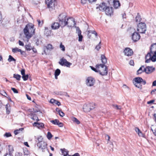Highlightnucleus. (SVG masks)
Instances as JSON below:
<instances>
[{
  "label": "nucleus",
  "mask_w": 156,
  "mask_h": 156,
  "mask_svg": "<svg viewBox=\"0 0 156 156\" xmlns=\"http://www.w3.org/2000/svg\"><path fill=\"white\" fill-rule=\"evenodd\" d=\"M13 77L16 78L17 80H20L21 76L20 75L18 74H15L13 75Z\"/></svg>",
  "instance_id": "30"
},
{
  "label": "nucleus",
  "mask_w": 156,
  "mask_h": 156,
  "mask_svg": "<svg viewBox=\"0 0 156 156\" xmlns=\"http://www.w3.org/2000/svg\"><path fill=\"white\" fill-rule=\"evenodd\" d=\"M37 146L43 152H44L45 150L47 149V144L45 142H41L37 143Z\"/></svg>",
  "instance_id": "7"
},
{
  "label": "nucleus",
  "mask_w": 156,
  "mask_h": 156,
  "mask_svg": "<svg viewBox=\"0 0 156 156\" xmlns=\"http://www.w3.org/2000/svg\"><path fill=\"white\" fill-rule=\"evenodd\" d=\"M57 125L59 127H62L63 126V125L62 123L59 122H58Z\"/></svg>",
  "instance_id": "56"
},
{
  "label": "nucleus",
  "mask_w": 156,
  "mask_h": 156,
  "mask_svg": "<svg viewBox=\"0 0 156 156\" xmlns=\"http://www.w3.org/2000/svg\"><path fill=\"white\" fill-rule=\"evenodd\" d=\"M125 55L128 56L132 55L133 53V50L129 48H126L124 51Z\"/></svg>",
  "instance_id": "12"
},
{
  "label": "nucleus",
  "mask_w": 156,
  "mask_h": 156,
  "mask_svg": "<svg viewBox=\"0 0 156 156\" xmlns=\"http://www.w3.org/2000/svg\"><path fill=\"white\" fill-rule=\"evenodd\" d=\"M113 7L115 9H118L120 6V3L118 0H113Z\"/></svg>",
  "instance_id": "17"
},
{
  "label": "nucleus",
  "mask_w": 156,
  "mask_h": 156,
  "mask_svg": "<svg viewBox=\"0 0 156 156\" xmlns=\"http://www.w3.org/2000/svg\"><path fill=\"white\" fill-rule=\"evenodd\" d=\"M134 85L140 89H142V85L140 83H134L133 82Z\"/></svg>",
  "instance_id": "35"
},
{
  "label": "nucleus",
  "mask_w": 156,
  "mask_h": 156,
  "mask_svg": "<svg viewBox=\"0 0 156 156\" xmlns=\"http://www.w3.org/2000/svg\"><path fill=\"white\" fill-rule=\"evenodd\" d=\"M19 44L20 46H23L24 45L23 43L20 40L19 41Z\"/></svg>",
  "instance_id": "58"
},
{
  "label": "nucleus",
  "mask_w": 156,
  "mask_h": 156,
  "mask_svg": "<svg viewBox=\"0 0 156 156\" xmlns=\"http://www.w3.org/2000/svg\"><path fill=\"white\" fill-rule=\"evenodd\" d=\"M66 60L64 58H62L60 59V61L58 62L59 64L62 66H64L65 65V61Z\"/></svg>",
  "instance_id": "24"
},
{
  "label": "nucleus",
  "mask_w": 156,
  "mask_h": 156,
  "mask_svg": "<svg viewBox=\"0 0 156 156\" xmlns=\"http://www.w3.org/2000/svg\"><path fill=\"white\" fill-rule=\"evenodd\" d=\"M113 106L114 108H116L117 109L119 110L121 109V107L117 105H114Z\"/></svg>",
  "instance_id": "48"
},
{
  "label": "nucleus",
  "mask_w": 156,
  "mask_h": 156,
  "mask_svg": "<svg viewBox=\"0 0 156 156\" xmlns=\"http://www.w3.org/2000/svg\"><path fill=\"white\" fill-rule=\"evenodd\" d=\"M94 106L93 103L84 104L83 107V111L86 112H89L95 108Z\"/></svg>",
  "instance_id": "6"
},
{
  "label": "nucleus",
  "mask_w": 156,
  "mask_h": 156,
  "mask_svg": "<svg viewBox=\"0 0 156 156\" xmlns=\"http://www.w3.org/2000/svg\"><path fill=\"white\" fill-rule=\"evenodd\" d=\"M72 120L73 122H75L77 124H79L80 123V121L76 118L73 117L72 118Z\"/></svg>",
  "instance_id": "33"
},
{
  "label": "nucleus",
  "mask_w": 156,
  "mask_h": 156,
  "mask_svg": "<svg viewBox=\"0 0 156 156\" xmlns=\"http://www.w3.org/2000/svg\"><path fill=\"white\" fill-rule=\"evenodd\" d=\"M69 20L68 18H67V20H57L56 21H58V23L62 27H64L67 25H68V27H71L72 26V24L73 23L74 25L76 24L73 19L69 18Z\"/></svg>",
  "instance_id": "3"
},
{
  "label": "nucleus",
  "mask_w": 156,
  "mask_h": 156,
  "mask_svg": "<svg viewBox=\"0 0 156 156\" xmlns=\"http://www.w3.org/2000/svg\"><path fill=\"white\" fill-rule=\"evenodd\" d=\"M60 48L61 49L62 51H65V47L62 44V43H61L60 45Z\"/></svg>",
  "instance_id": "40"
},
{
  "label": "nucleus",
  "mask_w": 156,
  "mask_h": 156,
  "mask_svg": "<svg viewBox=\"0 0 156 156\" xmlns=\"http://www.w3.org/2000/svg\"><path fill=\"white\" fill-rule=\"evenodd\" d=\"M4 156H13L12 154L7 153Z\"/></svg>",
  "instance_id": "64"
},
{
  "label": "nucleus",
  "mask_w": 156,
  "mask_h": 156,
  "mask_svg": "<svg viewBox=\"0 0 156 156\" xmlns=\"http://www.w3.org/2000/svg\"><path fill=\"white\" fill-rule=\"evenodd\" d=\"M31 118L37 121H38L39 120L38 117L36 115H34Z\"/></svg>",
  "instance_id": "47"
},
{
  "label": "nucleus",
  "mask_w": 156,
  "mask_h": 156,
  "mask_svg": "<svg viewBox=\"0 0 156 156\" xmlns=\"http://www.w3.org/2000/svg\"><path fill=\"white\" fill-rule=\"evenodd\" d=\"M129 64L130 65L133 66L134 64L133 61L131 60L129 62Z\"/></svg>",
  "instance_id": "57"
},
{
  "label": "nucleus",
  "mask_w": 156,
  "mask_h": 156,
  "mask_svg": "<svg viewBox=\"0 0 156 156\" xmlns=\"http://www.w3.org/2000/svg\"><path fill=\"white\" fill-rule=\"evenodd\" d=\"M21 74L22 75H25V70L24 69H22L21 71Z\"/></svg>",
  "instance_id": "59"
},
{
  "label": "nucleus",
  "mask_w": 156,
  "mask_h": 156,
  "mask_svg": "<svg viewBox=\"0 0 156 156\" xmlns=\"http://www.w3.org/2000/svg\"><path fill=\"white\" fill-rule=\"evenodd\" d=\"M67 15L65 13H62L60 14L58 18V20H67Z\"/></svg>",
  "instance_id": "19"
},
{
  "label": "nucleus",
  "mask_w": 156,
  "mask_h": 156,
  "mask_svg": "<svg viewBox=\"0 0 156 156\" xmlns=\"http://www.w3.org/2000/svg\"><path fill=\"white\" fill-rule=\"evenodd\" d=\"M21 51V49L17 48H15L12 49V52L14 53H17L18 52H20Z\"/></svg>",
  "instance_id": "31"
},
{
  "label": "nucleus",
  "mask_w": 156,
  "mask_h": 156,
  "mask_svg": "<svg viewBox=\"0 0 156 156\" xmlns=\"http://www.w3.org/2000/svg\"><path fill=\"white\" fill-rule=\"evenodd\" d=\"M56 101V100H55L54 99L52 98L50 100V102L52 104H55Z\"/></svg>",
  "instance_id": "54"
},
{
  "label": "nucleus",
  "mask_w": 156,
  "mask_h": 156,
  "mask_svg": "<svg viewBox=\"0 0 156 156\" xmlns=\"http://www.w3.org/2000/svg\"><path fill=\"white\" fill-rule=\"evenodd\" d=\"M144 72L149 74L153 72L155 70V68L152 66H147L144 69Z\"/></svg>",
  "instance_id": "10"
},
{
  "label": "nucleus",
  "mask_w": 156,
  "mask_h": 156,
  "mask_svg": "<svg viewBox=\"0 0 156 156\" xmlns=\"http://www.w3.org/2000/svg\"><path fill=\"white\" fill-rule=\"evenodd\" d=\"M145 67H144V66H141L139 69L137 71V74H139L143 72H144V69Z\"/></svg>",
  "instance_id": "21"
},
{
  "label": "nucleus",
  "mask_w": 156,
  "mask_h": 156,
  "mask_svg": "<svg viewBox=\"0 0 156 156\" xmlns=\"http://www.w3.org/2000/svg\"><path fill=\"white\" fill-rule=\"evenodd\" d=\"M90 67L91 68V69H92V70L96 72H99V69H98V68H97L96 67V68H95L93 66H90Z\"/></svg>",
  "instance_id": "42"
},
{
  "label": "nucleus",
  "mask_w": 156,
  "mask_h": 156,
  "mask_svg": "<svg viewBox=\"0 0 156 156\" xmlns=\"http://www.w3.org/2000/svg\"><path fill=\"white\" fill-rule=\"evenodd\" d=\"M101 60L102 63L103 64H97L96 67L97 68H100V67H101V69L104 70L101 71V70H99V73L102 76L107 75L108 74V68L107 66H105L104 64L106 63L107 62V58H106L105 55L102 54L101 56Z\"/></svg>",
  "instance_id": "2"
},
{
  "label": "nucleus",
  "mask_w": 156,
  "mask_h": 156,
  "mask_svg": "<svg viewBox=\"0 0 156 156\" xmlns=\"http://www.w3.org/2000/svg\"><path fill=\"white\" fill-rule=\"evenodd\" d=\"M6 109V113L7 114H9L10 112L11 106L8 103L5 106Z\"/></svg>",
  "instance_id": "22"
},
{
  "label": "nucleus",
  "mask_w": 156,
  "mask_h": 156,
  "mask_svg": "<svg viewBox=\"0 0 156 156\" xmlns=\"http://www.w3.org/2000/svg\"><path fill=\"white\" fill-rule=\"evenodd\" d=\"M148 57H150L151 61L153 62H155L156 61V53L155 54H151V53L148 52L145 56V59H146Z\"/></svg>",
  "instance_id": "11"
},
{
  "label": "nucleus",
  "mask_w": 156,
  "mask_h": 156,
  "mask_svg": "<svg viewBox=\"0 0 156 156\" xmlns=\"http://www.w3.org/2000/svg\"><path fill=\"white\" fill-rule=\"evenodd\" d=\"M138 134L140 136L144 137V135L141 131H140L138 133Z\"/></svg>",
  "instance_id": "61"
},
{
  "label": "nucleus",
  "mask_w": 156,
  "mask_h": 156,
  "mask_svg": "<svg viewBox=\"0 0 156 156\" xmlns=\"http://www.w3.org/2000/svg\"><path fill=\"white\" fill-rule=\"evenodd\" d=\"M107 6L106 4L104 2H103L101 3L98 6L96 7V9H99V10L102 11H104L105 9L106 8Z\"/></svg>",
  "instance_id": "14"
},
{
  "label": "nucleus",
  "mask_w": 156,
  "mask_h": 156,
  "mask_svg": "<svg viewBox=\"0 0 156 156\" xmlns=\"http://www.w3.org/2000/svg\"><path fill=\"white\" fill-rule=\"evenodd\" d=\"M37 21L38 23V25L39 26H42L43 24V21H42V22L40 20H37Z\"/></svg>",
  "instance_id": "50"
},
{
  "label": "nucleus",
  "mask_w": 156,
  "mask_h": 156,
  "mask_svg": "<svg viewBox=\"0 0 156 156\" xmlns=\"http://www.w3.org/2000/svg\"><path fill=\"white\" fill-rule=\"evenodd\" d=\"M60 70L59 69H57L55 71V75H57L58 76L60 74Z\"/></svg>",
  "instance_id": "43"
},
{
  "label": "nucleus",
  "mask_w": 156,
  "mask_h": 156,
  "mask_svg": "<svg viewBox=\"0 0 156 156\" xmlns=\"http://www.w3.org/2000/svg\"><path fill=\"white\" fill-rule=\"evenodd\" d=\"M45 3L47 5V8L51 11L55 9L57 5L56 0H46Z\"/></svg>",
  "instance_id": "4"
},
{
  "label": "nucleus",
  "mask_w": 156,
  "mask_h": 156,
  "mask_svg": "<svg viewBox=\"0 0 156 156\" xmlns=\"http://www.w3.org/2000/svg\"><path fill=\"white\" fill-rule=\"evenodd\" d=\"M60 26H61V25L58 22H55L52 24L51 27L53 30H57L59 28Z\"/></svg>",
  "instance_id": "16"
},
{
  "label": "nucleus",
  "mask_w": 156,
  "mask_h": 156,
  "mask_svg": "<svg viewBox=\"0 0 156 156\" xmlns=\"http://www.w3.org/2000/svg\"><path fill=\"white\" fill-rule=\"evenodd\" d=\"M20 52L21 54L23 55V57H27V55L25 51L21 50V51H20Z\"/></svg>",
  "instance_id": "46"
},
{
  "label": "nucleus",
  "mask_w": 156,
  "mask_h": 156,
  "mask_svg": "<svg viewBox=\"0 0 156 156\" xmlns=\"http://www.w3.org/2000/svg\"><path fill=\"white\" fill-rule=\"evenodd\" d=\"M72 65V63L67 61H65V62L64 66H66L67 67H70V66Z\"/></svg>",
  "instance_id": "36"
},
{
  "label": "nucleus",
  "mask_w": 156,
  "mask_h": 156,
  "mask_svg": "<svg viewBox=\"0 0 156 156\" xmlns=\"http://www.w3.org/2000/svg\"><path fill=\"white\" fill-rule=\"evenodd\" d=\"M46 48L48 50H51L53 49V47L51 44H49L46 46Z\"/></svg>",
  "instance_id": "37"
},
{
  "label": "nucleus",
  "mask_w": 156,
  "mask_h": 156,
  "mask_svg": "<svg viewBox=\"0 0 156 156\" xmlns=\"http://www.w3.org/2000/svg\"><path fill=\"white\" fill-rule=\"evenodd\" d=\"M11 90L13 91L14 93H18V91L17 90L14 88L12 87Z\"/></svg>",
  "instance_id": "53"
},
{
  "label": "nucleus",
  "mask_w": 156,
  "mask_h": 156,
  "mask_svg": "<svg viewBox=\"0 0 156 156\" xmlns=\"http://www.w3.org/2000/svg\"><path fill=\"white\" fill-rule=\"evenodd\" d=\"M90 33L92 34H95L96 37L98 36V34L97 33L95 30H91L90 31Z\"/></svg>",
  "instance_id": "52"
},
{
  "label": "nucleus",
  "mask_w": 156,
  "mask_h": 156,
  "mask_svg": "<svg viewBox=\"0 0 156 156\" xmlns=\"http://www.w3.org/2000/svg\"><path fill=\"white\" fill-rule=\"evenodd\" d=\"M45 34L47 36H50L51 34V30H49L48 27H45Z\"/></svg>",
  "instance_id": "20"
},
{
  "label": "nucleus",
  "mask_w": 156,
  "mask_h": 156,
  "mask_svg": "<svg viewBox=\"0 0 156 156\" xmlns=\"http://www.w3.org/2000/svg\"><path fill=\"white\" fill-rule=\"evenodd\" d=\"M23 129V128H20L19 129L15 130L14 131V133L15 135H16L20 133V131H22Z\"/></svg>",
  "instance_id": "32"
},
{
  "label": "nucleus",
  "mask_w": 156,
  "mask_h": 156,
  "mask_svg": "<svg viewBox=\"0 0 156 156\" xmlns=\"http://www.w3.org/2000/svg\"><path fill=\"white\" fill-rule=\"evenodd\" d=\"M33 125L34 126H36L38 128H43L44 127V125L42 123H39L35 122L34 123Z\"/></svg>",
  "instance_id": "18"
},
{
  "label": "nucleus",
  "mask_w": 156,
  "mask_h": 156,
  "mask_svg": "<svg viewBox=\"0 0 156 156\" xmlns=\"http://www.w3.org/2000/svg\"><path fill=\"white\" fill-rule=\"evenodd\" d=\"M156 91V89H155L151 90V94L152 95L153 94H155V92Z\"/></svg>",
  "instance_id": "63"
},
{
  "label": "nucleus",
  "mask_w": 156,
  "mask_h": 156,
  "mask_svg": "<svg viewBox=\"0 0 156 156\" xmlns=\"http://www.w3.org/2000/svg\"><path fill=\"white\" fill-rule=\"evenodd\" d=\"M34 26V25L31 23H28L26 25L23 29L25 37L28 40L35 34V29Z\"/></svg>",
  "instance_id": "1"
},
{
  "label": "nucleus",
  "mask_w": 156,
  "mask_h": 156,
  "mask_svg": "<svg viewBox=\"0 0 156 156\" xmlns=\"http://www.w3.org/2000/svg\"><path fill=\"white\" fill-rule=\"evenodd\" d=\"M101 42L100 41L99 43L95 47V49H96L97 50H99V49L101 48V46L100 44H101Z\"/></svg>",
  "instance_id": "49"
},
{
  "label": "nucleus",
  "mask_w": 156,
  "mask_h": 156,
  "mask_svg": "<svg viewBox=\"0 0 156 156\" xmlns=\"http://www.w3.org/2000/svg\"><path fill=\"white\" fill-rule=\"evenodd\" d=\"M39 3V2L37 0H35L33 1V4L35 5H37Z\"/></svg>",
  "instance_id": "55"
},
{
  "label": "nucleus",
  "mask_w": 156,
  "mask_h": 156,
  "mask_svg": "<svg viewBox=\"0 0 156 156\" xmlns=\"http://www.w3.org/2000/svg\"><path fill=\"white\" fill-rule=\"evenodd\" d=\"M87 0H81V3L82 4H84L86 3Z\"/></svg>",
  "instance_id": "62"
},
{
  "label": "nucleus",
  "mask_w": 156,
  "mask_h": 156,
  "mask_svg": "<svg viewBox=\"0 0 156 156\" xmlns=\"http://www.w3.org/2000/svg\"><path fill=\"white\" fill-rule=\"evenodd\" d=\"M50 122L53 124L57 125L58 122H59V121L58 119H55L54 120H51Z\"/></svg>",
  "instance_id": "34"
},
{
  "label": "nucleus",
  "mask_w": 156,
  "mask_h": 156,
  "mask_svg": "<svg viewBox=\"0 0 156 156\" xmlns=\"http://www.w3.org/2000/svg\"><path fill=\"white\" fill-rule=\"evenodd\" d=\"M22 155L21 153L17 152L16 153L15 156H22Z\"/></svg>",
  "instance_id": "60"
},
{
  "label": "nucleus",
  "mask_w": 156,
  "mask_h": 156,
  "mask_svg": "<svg viewBox=\"0 0 156 156\" xmlns=\"http://www.w3.org/2000/svg\"><path fill=\"white\" fill-rule=\"evenodd\" d=\"M76 33L78 34L79 37L78 41H81L82 40L83 36L81 34V31L79 28L78 27H77L76 28Z\"/></svg>",
  "instance_id": "15"
},
{
  "label": "nucleus",
  "mask_w": 156,
  "mask_h": 156,
  "mask_svg": "<svg viewBox=\"0 0 156 156\" xmlns=\"http://www.w3.org/2000/svg\"><path fill=\"white\" fill-rule=\"evenodd\" d=\"M23 152L25 155H28L30 153V151L26 148L23 149Z\"/></svg>",
  "instance_id": "38"
},
{
  "label": "nucleus",
  "mask_w": 156,
  "mask_h": 156,
  "mask_svg": "<svg viewBox=\"0 0 156 156\" xmlns=\"http://www.w3.org/2000/svg\"><path fill=\"white\" fill-rule=\"evenodd\" d=\"M140 38V34L138 33L135 32L132 34V39L134 42L138 41Z\"/></svg>",
  "instance_id": "9"
},
{
  "label": "nucleus",
  "mask_w": 156,
  "mask_h": 156,
  "mask_svg": "<svg viewBox=\"0 0 156 156\" xmlns=\"http://www.w3.org/2000/svg\"><path fill=\"white\" fill-rule=\"evenodd\" d=\"M135 20L136 22H140L141 20V17L139 13H137V15L136 17Z\"/></svg>",
  "instance_id": "26"
},
{
  "label": "nucleus",
  "mask_w": 156,
  "mask_h": 156,
  "mask_svg": "<svg viewBox=\"0 0 156 156\" xmlns=\"http://www.w3.org/2000/svg\"><path fill=\"white\" fill-rule=\"evenodd\" d=\"M37 140H38V142H44V141H42V140H43V138L42 137V136H40L39 137H38L37 138Z\"/></svg>",
  "instance_id": "44"
},
{
  "label": "nucleus",
  "mask_w": 156,
  "mask_h": 156,
  "mask_svg": "<svg viewBox=\"0 0 156 156\" xmlns=\"http://www.w3.org/2000/svg\"><path fill=\"white\" fill-rule=\"evenodd\" d=\"M87 85L88 86H93L95 83V80L92 77H88L86 81Z\"/></svg>",
  "instance_id": "8"
},
{
  "label": "nucleus",
  "mask_w": 156,
  "mask_h": 156,
  "mask_svg": "<svg viewBox=\"0 0 156 156\" xmlns=\"http://www.w3.org/2000/svg\"><path fill=\"white\" fill-rule=\"evenodd\" d=\"M8 60V61L9 62H10L12 61H14L15 63L16 61V60L11 55H9V58Z\"/></svg>",
  "instance_id": "28"
},
{
  "label": "nucleus",
  "mask_w": 156,
  "mask_h": 156,
  "mask_svg": "<svg viewBox=\"0 0 156 156\" xmlns=\"http://www.w3.org/2000/svg\"><path fill=\"white\" fill-rule=\"evenodd\" d=\"M134 81L136 82L135 83H140L143 81V79L140 77H138L134 79Z\"/></svg>",
  "instance_id": "23"
},
{
  "label": "nucleus",
  "mask_w": 156,
  "mask_h": 156,
  "mask_svg": "<svg viewBox=\"0 0 156 156\" xmlns=\"http://www.w3.org/2000/svg\"><path fill=\"white\" fill-rule=\"evenodd\" d=\"M25 48L27 50L30 51L31 50L32 47L30 44H28L25 45Z\"/></svg>",
  "instance_id": "29"
},
{
  "label": "nucleus",
  "mask_w": 156,
  "mask_h": 156,
  "mask_svg": "<svg viewBox=\"0 0 156 156\" xmlns=\"http://www.w3.org/2000/svg\"><path fill=\"white\" fill-rule=\"evenodd\" d=\"M22 77L24 81L27 80L28 78V74L24 75L22 76Z\"/></svg>",
  "instance_id": "41"
},
{
  "label": "nucleus",
  "mask_w": 156,
  "mask_h": 156,
  "mask_svg": "<svg viewBox=\"0 0 156 156\" xmlns=\"http://www.w3.org/2000/svg\"><path fill=\"white\" fill-rule=\"evenodd\" d=\"M52 135L50 132H48L47 135V138L48 139H51V138L52 137Z\"/></svg>",
  "instance_id": "39"
},
{
  "label": "nucleus",
  "mask_w": 156,
  "mask_h": 156,
  "mask_svg": "<svg viewBox=\"0 0 156 156\" xmlns=\"http://www.w3.org/2000/svg\"><path fill=\"white\" fill-rule=\"evenodd\" d=\"M137 30L140 33L144 34L146 30V25L144 23L141 22L137 26Z\"/></svg>",
  "instance_id": "5"
},
{
  "label": "nucleus",
  "mask_w": 156,
  "mask_h": 156,
  "mask_svg": "<svg viewBox=\"0 0 156 156\" xmlns=\"http://www.w3.org/2000/svg\"><path fill=\"white\" fill-rule=\"evenodd\" d=\"M5 137H8L12 136L11 133H6L4 135Z\"/></svg>",
  "instance_id": "45"
},
{
  "label": "nucleus",
  "mask_w": 156,
  "mask_h": 156,
  "mask_svg": "<svg viewBox=\"0 0 156 156\" xmlns=\"http://www.w3.org/2000/svg\"><path fill=\"white\" fill-rule=\"evenodd\" d=\"M60 150L61 151L62 153L64 155H67L69 153V151H67L65 148L61 149Z\"/></svg>",
  "instance_id": "27"
},
{
  "label": "nucleus",
  "mask_w": 156,
  "mask_h": 156,
  "mask_svg": "<svg viewBox=\"0 0 156 156\" xmlns=\"http://www.w3.org/2000/svg\"><path fill=\"white\" fill-rule=\"evenodd\" d=\"M58 114L60 116L62 117H63L65 115L64 113L62 112V110Z\"/></svg>",
  "instance_id": "51"
},
{
  "label": "nucleus",
  "mask_w": 156,
  "mask_h": 156,
  "mask_svg": "<svg viewBox=\"0 0 156 156\" xmlns=\"http://www.w3.org/2000/svg\"><path fill=\"white\" fill-rule=\"evenodd\" d=\"M8 147L9 151L8 153L12 154L14 150L13 146L10 145H8Z\"/></svg>",
  "instance_id": "25"
},
{
  "label": "nucleus",
  "mask_w": 156,
  "mask_h": 156,
  "mask_svg": "<svg viewBox=\"0 0 156 156\" xmlns=\"http://www.w3.org/2000/svg\"><path fill=\"white\" fill-rule=\"evenodd\" d=\"M104 11L107 15L111 16L113 13L112 7L107 6Z\"/></svg>",
  "instance_id": "13"
}]
</instances>
